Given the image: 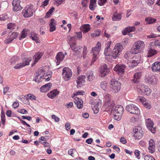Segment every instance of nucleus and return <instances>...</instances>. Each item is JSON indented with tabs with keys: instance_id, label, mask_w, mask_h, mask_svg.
I'll list each match as a JSON object with an SVG mask.
<instances>
[{
	"instance_id": "obj_22",
	"label": "nucleus",
	"mask_w": 160,
	"mask_h": 160,
	"mask_svg": "<svg viewBox=\"0 0 160 160\" xmlns=\"http://www.w3.org/2000/svg\"><path fill=\"white\" fill-rule=\"evenodd\" d=\"M158 46L160 48V42L158 40H155L150 43L148 47L154 49Z\"/></svg>"
},
{
	"instance_id": "obj_33",
	"label": "nucleus",
	"mask_w": 160,
	"mask_h": 160,
	"mask_svg": "<svg viewBox=\"0 0 160 160\" xmlns=\"http://www.w3.org/2000/svg\"><path fill=\"white\" fill-rule=\"evenodd\" d=\"M121 15L120 13L115 12L112 17V19L113 21H117L121 19Z\"/></svg>"
},
{
	"instance_id": "obj_51",
	"label": "nucleus",
	"mask_w": 160,
	"mask_h": 160,
	"mask_svg": "<svg viewBox=\"0 0 160 160\" xmlns=\"http://www.w3.org/2000/svg\"><path fill=\"white\" fill-rule=\"evenodd\" d=\"M122 116V114L114 113V118L115 120L119 121L121 119Z\"/></svg>"
},
{
	"instance_id": "obj_21",
	"label": "nucleus",
	"mask_w": 160,
	"mask_h": 160,
	"mask_svg": "<svg viewBox=\"0 0 160 160\" xmlns=\"http://www.w3.org/2000/svg\"><path fill=\"white\" fill-rule=\"evenodd\" d=\"M70 47L72 50L76 52L79 53L80 52L82 47L80 46H78L76 45L75 42L72 43L70 45Z\"/></svg>"
},
{
	"instance_id": "obj_1",
	"label": "nucleus",
	"mask_w": 160,
	"mask_h": 160,
	"mask_svg": "<svg viewBox=\"0 0 160 160\" xmlns=\"http://www.w3.org/2000/svg\"><path fill=\"white\" fill-rule=\"evenodd\" d=\"M123 49V47L122 44L120 43H117L115 45L114 48L112 51V57L115 59H116L121 54Z\"/></svg>"
},
{
	"instance_id": "obj_63",
	"label": "nucleus",
	"mask_w": 160,
	"mask_h": 160,
	"mask_svg": "<svg viewBox=\"0 0 160 160\" xmlns=\"http://www.w3.org/2000/svg\"><path fill=\"white\" fill-rule=\"evenodd\" d=\"M82 116L83 118H87L89 117V115L88 113L85 112L82 114Z\"/></svg>"
},
{
	"instance_id": "obj_44",
	"label": "nucleus",
	"mask_w": 160,
	"mask_h": 160,
	"mask_svg": "<svg viewBox=\"0 0 160 160\" xmlns=\"http://www.w3.org/2000/svg\"><path fill=\"white\" fill-rule=\"evenodd\" d=\"M55 10L54 7H52V8L49 10V11L46 13L45 17L46 18H48L50 17V15Z\"/></svg>"
},
{
	"instance_id": "obj_13",
	"label": "nucleus",
	"mask_w": 160,
	"mask_h": 160,
	"mask_svg": "<svg viewBox=\"0 0 160 160\" xmlns=\"http://www.w3.org/2000/svg\"><path fill=\"white\" fill-rule=\"evenodd\" d=\"M20 1L18 0H13L12 2V5L13 7V10L14 11H18L22 8L20 5Z\"/></svg>"
},
{
	"instance_id": "obj_8",
	"label": "nucleus",
	"mask_w": 160,
	"mask_h": 160,
	"mask_svg": "<svg viewBox=\"0 0 160 160\" xmlns=\"http://www.w3.org/2000/svg\"><path fill=\"white\" fill-rule=\"evenodd\" d=\"M101 47V43L98 42L97 46L92 48L93 54V57L92 59V61L93 62H95L97 59V56L98 54L100 51Z\"/></svg>"
},
{
	"instance_id": "obj_58",
	"label": "nucleus",
	"mask_w": 160,
	"mask_h": 160,
	"mask_svg": "<svg viewBox=\"0 0 160 160\" xmlns=\"http://www.w3.org/2000/svg\"><path fill=\"white\" fill-rule=\"evenodd\" d=\"M105 102H108L111 101V98L110 97V95L108 94H107L105 96Z\"/></svg>"
},
{
	"instance_id": "obj_6",
	"label": "nucleus",
	"mask_w": 160,
	"mask_h": 160,
	"mask_svg": "<svg viewBox=\"0 0 160 160\" xmlns=\"http://www.w3.org/2000/svg\"><path fill=\"white\" fill-rule=\"evenodd\" d=\"M34 12L33 6L32 5L30 6L27 5L23 10L22 13L24 17L28 18L33 15Z\"/></svg>"
},
{
	"instance_id": "obj_62",
	"label": "nucleus",
	"mask_w": 160,
	"mask_h": 160,
	"mask_svg": "<svg viewBox=\"0 0 160 160\" xmlns=\"http://www.w3.org/2000/svg\"><path fill=\"white\" fill-rule=\"evenodd\" d=\"M146 2L148 5H151L154 2V0H146Z\"/></svg>"
},
{
	"instance_id": "obj_34",
	"label": "nucleus",
	"mask_w": 160,
	"mask_h": 160,
	"mask_svg": "<svg viewBox=\"0 0 160 160\" xmlns=\"http://www.w3.org/2000/svg\"><path fill=\"white\" fill-rule=\"evenodd\" d=\"M26 100L27 101V103H25V104H28L29 103V102L28 100L29 99L31 100L32 101L36 99V97L33 95L28 94L26 97Z\"/></svg>"
},
{
	"instance_id": "obj_40",
	"label": "nucleus",
	"mask_w": 160,
	"mask_h": 160,
	"mask_svg": "<svg viewBox=\"0 0 160 160\" xmlns=\"http://www.w3.org/2000/svg\"><path fill=\"white\" fill-rule=\"evenodd\" d=\"M104 105L107 107L112 108L114 106L115 103L113 101L111 100L109 102H105Z\"/></svg>"
},
{
	"instance_id": "obj_28",
	"label": "nucleus",
	"mask_w": 160,
	"mask_h": 160,
	"mask_svg": "<svg viewBox=\"0 0 160 160\" xmlns=\"http://www.w3.org/2000/svg\"><path fill=\"white\" fill-rule=\"evenodd\" d=\"M142 73L141 72H138L135 73L133 76V79L132 81L135 83L138 82V80L141 77Z\"/></svg>"
},
{
	"instance_id": "obj_27",
	"label": "nucleus",
	"mask_w": 160,
	"mask_h": 160,
	"mask_svg": "<svg viewBox=\"0 0 160 160\" xmlns=\"http://www.w3.org/2000/svg\"><path fill=\"white\" fill-rule=\"evenodd\" d=\"M135 29L134 27H128L126 28L124 30L122 31V33L123 35H126L129 32L134 31Z\"/></svg>"
},
{
	"instance_id": "obj_54",
	"label": "nucleus",
	"mask_w": 160,
	"mask_h": 160,
	"mask_svg": "<svg viewBox=\"0 0 160 160\" xmlns=\"http://www.w3.org/2000/svg\"><path fill=\"white\" fill-rule=\"evenodd\" d=\"M26 64H23L22 63H20L18 64H17L14 67V68L16 69H19L20 68L23 67L25 66H26Z\"/></svg>"
},
{
	"instance_id": "obj_52",
	"label": "nucleus",
	"mask_w": 160,
	"mask_h": 160,
	"mask_svg": "<svg viewBox=\"0 0 160 160\" xmlns=\"http://www.w3.org/2000/svg\"><path fill=\"white\" fill-rule=\"evenodd\" d=\"M39 142L42 144H46L47 141L45 137L42 136L39 139Z\"/></svg>"
},
{
	"instance_id": "obj_49",
	"label": "nucleus",
	"mask_w": 160,
	"mask_h": 160,
	"mask_svg": "<svg viewBox=\"0 0 160 160\" xmlns=\"http://www.w3.org/2000/svg\"><path fill=\"white\" fill-rule=\"evenodd\" d=\"M30 37L33 40H34L36 43H39L40 41L39 39L38 38V35L36 34L34 36H30Z\"/></svg>"
},
{
	"instance_id": "obj_16",
	"label": "nucleus",
	"mask_w": 160,
	"mask_h": 160,
	"mask_svg": "<svg viewBox=\"0 0 160 160\" xmlns=\"http://www.w3.org/2000/svg\"><path fill=\"white\" fill-rule=\"evenodd\" d=\"M109 72V70L107 68V65L104 64L102 67L100 75L102 77H104Z\"/></svg>"
},
{
	"instance_id": "obj_64",
	"label": "nucleus",
	"mask_w": 160,
	"mask_h": 160,
	"mask_svg": "<svg viewBox=\"0 0 160 160\" xmlns=\"http://www.w3.org/2000/svg\"><path fill=\"white\" fill-rule=\"evenodd\" d=\"M49 0H45L42 3V6H43V7L44 6H47Z\"/></svg>"
},
{
	"instance_id": "obj_38",
	"label": "nucleus",
	"mask_w": 160,
	"mask_h": 160,
	"mask_svg": "<svg viewBox=\"0 0 160 160\" xmlns=\"http://www.w3.org/2000/svg\"><path fill=\"white\" fill-rule=\"evenodd\" d=\"M8 36V38L10 39L11 41H12L14 39H15L17 37L18 34L16 32H13Z\"/></svg>"
},
{
	"instance_id": "obj_3",
	"label": "nucleus",
	"mask_w": 160,
	"mask_h": 160,
	"mask_svg": "<svg viewBox=\"0 0 160 160\" xmlns=\"http://www.w3.org/2000/svg\"><path fill=\"white\" fill-rule=\"evenodd\" d=\"M126 109L127 111L132 114H135L137 116H139L140 114V110L135 104H130L126 106Z\"/></svg>"
},
{
	"instance_id": "obj_39",
	"label": "nucleus",
	"mask_w": 160,
	"mask_h": 160,
	"mask_svg": "<svg viewBox=\"0 0 160 160\" xmlns=\"http://www.w3.org/2000/svg\"><path fill=\"white\" fill-rule=\"evenodd\" d=\"M107 83L105 81L101 82L100 85V88L105 91H106L107 89Z\"/></svg>"
},
{
	"instance_id": "obj_53",
	"label": "nucleus",
	"mask_w": 160,
	"mask_h": 160,
	"mask_svg": "<svg viewBox=\"0 0 160 160\" xmlns=\"http://www.w3.org/2000/svg\"><path fill=\"white\" fill-rule=\"evenodd\" d=\"M16 27L15 23H10L7 25V28L8 29H14Z\"/></svg>"
},
{
	"instance_id": "obj_7",
	"label": "nucleus",
	"mask_w": 160,
	"mask_h": 160,
	"mask_svg": "<svg viewBox=\"0 0 160 160\" xmlns=\"http://www.w3.org/2000/svg\"><path fill=\"white\" fill-rule=\"evenodd\" d=\"M71 70L69 68L65 67L63 68L62 72L63 78L65 81L69 80L72 75Z\"/></svg>"
},
{
	"instance_id": "obj_48",
	"label": "nucleus",
	"mask_w": 160,
	"mask_h": 160,
	"mask_svg": "<svg viewBox=\"0 0 160 160\" xmlns=\"http://www.w3.org/2000/svg\"><path fill=\"white\" fill-rule=\"evenodd\" d=\"M76 152V150L74 149H71L68 151V154L74 157H75L74 154Z\"/></svg>"
},
{
	"instance_id": "obj_31",
	"label": "nucleus",
	"mask_w": 160,
	"mask_h": 160,
	"mask_svg": "<svg viewBox=\"0 0 160 160\" xmlns=\"http://www.w3.org/2000/svg\"><path fill=\"white\" fill-rule=\"evenodd\" d=\"M96 7V0H90L89 8L92 11H93Z\"/></svg>"
},
{
	"instance_id": "obj_36",
	"label": "nucleus",
	"mask_w": 160,
	"mask_h": 160,
	"mask_svg": "<svg viewBox=\"0 0 160 160\" xmlns=\"http://www.w3.org/2000/svg\"><path fill=\"white\" fill-rule=\"evenodd\" d=\"M28 31L27 29H24L21 32V36L19 39L21 40L25 38L28 34Z\"/></svg>"
},
{
	"instance_id": "obj_9",
	"label": "nucleus",
	"mask_w": 160,
	"mask_h": 160,
	"mask_svg": "<svg viewBox=\"0 0 160 160\" xmlns=\"http://www.w3.org/2000/svg\"><path fill=\"white\" fill-rule=\"evenodd\" d=\"M44 70L43 69H39L35 73V76L33 79V81L38 82H39L41 81V79L42 78V76H41V74H43Z\"/></svg>"
},
{
	"instance_id": "obj_18",
	"label": "nucleus",
	"mask_w": 160,
	"mask_h": 160,
	"mask_svg": "<svg viewBox=\"0 0 160 160\" xmlns=\"http://www.w3.org/2000/svg\"><path fill=\"white\" fill-rule=\"evenodd\" d=\"M155 145L154 140L152 139H151L149 141V147L148 149L149 152L152 153L155 150Z\"/></svg>"
},
{
	"instance_id": "obj_42",
	"label": "nucleus",
	"mask_w": 160,
	"mask_h": 160,
	"mask_svg": "<svg viewBox=\"0 0 160 160\" xmlns=\"http://www.w3.org/2000/svg\"><path fill=\"white\" fill-rule=\"evenodd\" d=\"M58 94V92H57L55 91V90L52 91L50 92L48 94V97L52 99L54 98Z\"/></svg>"
},
{
	"instance_id": "obj_24",
	"label": "nucleus",
	"mask_w": 160,
	"mask_h": 160,
	"mask_svg": "<svg viewBox=\"0 0 160 160\" xmlns=\"http://www.w3.org/2000/svg\"><path fill=\"white\" fill-rule=\"evenodd\" d=\"M153 71L156 72L160 71V62H156L154 63L152 67Z\"/></svg>"
},
{
	"instance_id": "obj_37",
	"label": "nucleus",
	"mask_w": 160,
	"mask_h": 160,
	"mask_svg": "<svg viewBox=\"0 0 160 160\" xmlns=\"http://www.w3.org/2000/svg\"><path fill=\"white\" fill-rule=\"evenodd\" d=\"M43 73V75L42 76V78L43 79H45V81H48L50 80V78L51 77V75L50 73H45V71H44Z\"/></svg>"
},
{
	"instance_id": "obj_26",
	"label": "nucleus",
	"mask_w": 160,
	"mask_h": 160,
	"mask_svg": "<svg viewBox=\"0 0 160 160\" xmlns=\"http://www.w3.org/2000/svg\"><path fill=\"white\" fill-rule=\"evenodd\" d=\"M56 24V21L53 19L50 20V22L49 24V31L51 32L54 31L56 29L55 25Z\"/></svg>"
},
{
	"instance_id": "obj_55",
	"label": "nucleus",
	"mask_w": 160,
	"mask_h": 160,
	"mask_svg": "<svg viewBox=\"0 0 160 160\" xmlns=\"http://www.w3.org/2000/svg\"><path fill=\"white\" fill-rule=\"evenodd\" d=\"M143 104L145 108L148 109L151 108L150 104L146 102H143Z\"/></svg>"
},
{
	"instance_id": "obj_10",
	"label": "nucleus",
	"mask_w": 160,
	"mask_h": 160,
	"mask_svg": "<svg viewBox=\"0 0 160 160\" xmlns=\"http://www.w3.org/2000/svg\"><path fill=\"white\" fill-rule=\"evenodd\" d=\"M126 66L124 64H117L114 67V70L118 74H122L125 72Z\"/></svg>"
},
{
	"instance_id": "obj_19",
	"label": "nucleus",
	"mask_w": 160,
	"mask_h": 160,
	"mask_svg": "<svg viewBox=\"0 0 160 160\" xmlns=\"http://www.w3.org/2000/svg\"><path fill=\"white\" fill-rule=\"evenodd\" d=\"M74 102L78 108L81 109L82 108L83 101L81 99L75 97L74 99Z\"/></svg>"
},
{
	"instance_id": "obj_59",
	"label": "nucleus",
	"mask_w": 160,
	"mask_h": 160,
	"mask_svg": "<svg viewBox=\"0 0 160 160\" xmlns=\"http://www.w3.org/2000/svg\"><path fill=\"white\" fill-rule=\"evenodd\" d=\"M65 127L67 130H69L70 129V124L69 122H67L65 124Z\"/></svg>"
},
{
	"instance_id": "obj_30",
	"label": "nucleus",
	"mask_w": 160,
	"mask_h": 160,
	"mask_svg": "<svg viewBox=\"0 0 160 160\" xmlns=\"http://www.w3.org/2000/svg\"><path fill=\"white\" fill-rule=\"evenodd\" d=\"M148 53L147 55V57H150L156 54L157 51L154 49L148 47Z\"/></svg>"
},
{
	"instance_id": "obj_41",
	"label": "nucleus",
	"mask_w": 160,
	"mask_h": 160,
	"mask_svg": "<svg viewBox=\"0 0 160 160\" xmlns=\"http://www.w3.org/2000/svg\"><path fill=\"white\" fill-rule=\"evenodd\" d=\"M87 75L89 81H92L95 78L93 73L92 72H87Z\"/></svg>"
},
{
	"instance_id": "obj_29",
	"label": "nucleus",
	"mask_w": 160,
	"mask_h": 160,
	"mask_svg": "<svg viewBox=\"0 0 160 160\" xmlns=\"http://www.w3.org/2000/svg\"><path fill=\"white\" fill-rule=\"evenodd\" d=\"M111 51V49L105 48L104 50V54L106 56H107L106 57V58L110 62H111V60L110 59V58L112 57V55H110Z\"/></svg>"
},
{
	"instance_id": "obj_43",
	"label": "nucleus",
	"mask_w": 160,
	"mask_h": 160,
	"mask_svg": "<svg viewBox=\"0 0 160 160\" xmlns=\"http://www.w3.org/2000/svg\"><path fill=\"white\" fill-rule=\"evenodd\" d=\"M5 117V113L2 110L1 114V118L2 121V123L3 125H4L5 123V121L6 120Z\"/></svg>"
},
{
	"instance_id": "obj_47",
	"label": "nucleus",
	"mask_w": 160,
	"mask_h": 160,
	"mask_svg": "<svg viewBox=\"0 0 160 160\" xmlns=\"http://www.w3.org/2000/svg\"><path fill=\"white\" fill-rule=\"evenodd\" d=\"M31 60V57H29L28 58H25L22 62L23 64H26V65H28L29 64Z\"/></svg>"
},
{
	"instance_id": "obj_20",
	"label": "nucleus",
	"mask_w": 160,
	"mask_h": 160,
	"mask_svg": "<svg viewBox=\"0 0 160 160\" xmlns=\"http://www.w3.org/2000/svg\"><path fill=\"white\" fill-rule=\"evenodd\" d=\"M64 57V54L62 52H59L57 54L56 56L57 65H58L59 64L60 62L63 60Z\"/></svg>"
},
{
	"instance_id": "obj_14",
	"label": "nucleus",
	"mask_w": 160,
	"mask_h": 160,
	"mask_svg": "<svg viewBox=\"0 0 160 160\" xmlns=\"http://www.w3.org/2000/svg\"><path fill=\"white\" fill-rule=\"evenodd\" d=\"M140 93L142 94H144L147 95H149L152 92V90L148 87V86H142V88L140 89Z\"/></svg>"
},
{
	"instance_id": "obj_57",
	"label": "nucleus",
	"mask_w": 160,
	"mask_h": 160,
	"mask_svg": "<svg viewBox=\"0 0 160 160\" xmlns=\"http://www.w3.org/2000/svg\"><path fill=\"white\" fill-rule=\"evenodd\" d=\"M52 118L54 119L55 122H58L59 121V118L57 117L56 116L54 115H53L52 116Z\"/></svg>"
},
{
	"instance_id": "obj_17",
	"label": "nucleus",
	"mask_w": 160,
	"mask_h": 160,
	"mask_svg": "<svg viewBox=\"0 0 160 160\" xmlns=\"http://www.w3.org/2000/svg\"><path fill=\"white\" fill-rule=\"evenodd\" d=\"M141 57L140 56L138 55L133 57V60L132 61L131 66L132 67H134L137 65L140 62Z\"/></svg>"
},
{
	"instance_id": "obj_11",
	"label": "nucleus",
	"mask_w": 160,
	"mask_h": 160,
	"mask_svg": "<svg viewBox=\"0 0 160 160\" xmlns=\"http://www.w3.org/2000/svg\"><path fill=\"white\" fill-rule=\"evenodd\" d=\"M146 126L151 132L153 133L156 132V128L154 127V123L151 120L150 118H148L146 121Z\"/></svg>"
},
{
	"instance_id": "obj_35",
	"label": "nucleus",
	"mask_w": 160,
	"mask_h": 160,
	"mask_svg": "<svg viewBox=\"0 0 160 160\" xmlns=\"http://www.w3.org/2000/svg\"><path fill=\"white\" fill-rule=\"evenodd\" d=\"M80 29L84 33H86L90 30V27L89 24H85L83 25L80 28Z\"/></svg>"
},
{
	"instance_id": "obj_56",
	"label": "nucleus",
	"mask_w": 160,
	"mask_h": 160,
	"mask_svg": "<svg viewBox=\"0 0 160 160\" xmlns=\"http://www.w3.org/2000/svg\"><path fill=\"white\" fill-rule=\"evenodd\" d=\"M107 0H98V3L100 6H102L106 2Z\"/></svg>"
},
{
	"instance_id": "obj_50",
	"label": "nucleus",
	"mask_w": 160,
	"mask_h": 160,
	"mask_svg": "<svg viewBox=\"0 0 160 160\" xmlns=\"http://www.w3.org/2000/svg\"><path fill=\"white\" fill-rule=\"evenodd\" d=\"M131 50L130 51H128L124 55V57L126 59H128L130 58L132 55Z\"/></svg>"
},
{
	"instance_id": "obj_12",
	"label": "nucleus",
	"mask_w": 160,
	"mask_h": 160,
	"mask_svg": "<svg viewBox=\"0 0 160 160\" xmlns=\"http://www.w3.org/2000/svg\"><path fill=\"white\" fill-rule=\"evenodd\" d=\"M145 82L154 85L157 83V78L155 76L148 75L146 76L145 79Z\"/></svg>"
},
{
	"instance_id": "obj_45",
	"label": "nucleus",
	"mask_w": 160,
	"mask_h": 160,
	"mask_svg": "<svg viewBox=\"0 0 160 160\" xmlns=\"http://www.w3.org/2000/svg\"><path fill=\"white\" fill-rule=\"evenodd\" d=\"M19 59V58L17 56H14L12 57L10 60V61L12 64H14L16 63L17 61Z\"/></svg>"
},
{
	"instance_id": "obj_46",
	"label": "nucleus",
	"mask_w": 160,
	"mask_h": 160,
	"mask_svg": "<svg viewBox=\"0 0 160 160\" xmlns=\"http://www.w3.org/2000/svg\"><path fill=\"white\" fill-rule=\"evenodd\" d=\"M156 20V19L153 18L151 17L148 18H147L146 19V21H147V23H148V24L152 23L155 22Z\"/></svg>"
},
{
	"instance_id": "obj_5",
	"label": "nucleus",
	"mask_w": 160,
	"mask_h": 160,
	"mask_svg": "<svg viewBox=\"0 0 160 160\" xmlns=\"http://www.w3.org/2000/svg\"><path fill=\"white\" fill-rule=\"evenodd\" d=\"M134 133L133 137L135 139H139L142 136L143 134L142 128L139 125L135 126L133 129V131Z\"/></svg>"
},
{
	"instance_id": "obj_61",
	"label": "nucleus",
	"mask_w": 160,
	"mask_h": 160,
	"mask_svg": "<svg viewBox=\"0 0 160 160\" xmlns=\"http://www.w3.org/2000/svg\"><path fill=\"white\" fill-rule=\"evenodd\" d=\"M120 142L123 144H125L127 142L126 139L123 137H121L120 139Z\"/></svg>"
},
{
	"instance_id": "obj_23",
	"label": "nucleus",
	"mask_w": 160,
	"mask_h": 160,
	"mask_svg": "<svg viewBox=\"0 0 160 160\" xmlns=\"http://www.w3.org/2000/svg\"><path fill=\"white\" fill-rule=\"evenodd\" d=\"M52 86V83H48L42 86L40 88V91L42 92H46L49 90Z\"/></svg>"
},
{
	"instance_id": "obj_15",
	"label": "nucleus",
	"mask_w": 160,
	"mask_h": 160,
	"mask_svg": "<svg viewBox=\"0 0 160 160\" xmlns=\"http://www.w3.org/2000/svg\"><path fill=\"white\" fill-rule=\"evenodd\" d=\"M85 77L84 76H79L77 80V87L81 88L82 87L85 82Z\"/></svg>"
},
{
	"instance_id": "obj_32",
	"label": "nucleus",
	"mask_w": 160,
	"mask_h": 160,
	"mask_svg": "<svg viewBox=\"0 0 160 160\" xmlns=\"http://www.w3.org/2000/svg\"><path fill=\"white\" fill-rule=\"evenodd\" d=\"M43 53L42 52H37L33 57L35 58L34 62L33 64H35L41 58Z\"/></svg>"
},
{
	"instance_id": "obj_4",
	"label": "nucleus",
	"mask_w": 160,
	"mask_h": 160,
	"mask_svg": "<svg viewBox=\"0 0 160 160\" xmlns=\"http://www.w3.org/2000/svg\"><path fill=\"white\" fill-rule=\"evenodd\" d=\"M110 88L113 92H118L121 88V84L115 79H112L111 81Z\"/></svg>"
},
{
	"instance_id": "obj_25",
	"label": "nucleus",
	"mask_w": 160,
	"mask_h": 160,
	"mask_svg": "<svg viewBox=\"0 0 160 160\" xmlns=\"http://www.w3.org/2000/svg\"><path fill=\"white\" fill-rule=\"evenodd\" d=\"M123 110L124 109L122 106L117 105L115 107L114 113L122 114L123 113Z\"/></svg>"
},
{
	"instance_id": "obj_2",
	"label": "nucleus",
	"mask_w": 160,
	"mask_h": 160,
	"mask_svg": "<svg viewBox=\"0 0 160 160\" xmlns=\"http://www.w3.org/2000/svg\"><path fill=\"white\" fill-rule=\"evenodd\" d=\"M144 46L145 44L143 41H138L134 44L131 49V52L134 54L138 53Z\"/></svg>"
},
{
	"instance_id": "obj_60",
	"label": "nucleus",
	"mask_w": 160,
	"mask_h": 160,
	"mask_svg": "<svg viewBox=\"0 0 160 160\" xmlns=\"http://www.w3.org/2000/svg\"><path fill=\"white\" fill-rule=\"evenodd\" d=\"M18 112L21 113L22 114H25L28 113L27 111L24 109H22L19 110L18 111Z\"/></svg>"
}]
</instances>
